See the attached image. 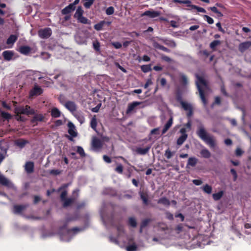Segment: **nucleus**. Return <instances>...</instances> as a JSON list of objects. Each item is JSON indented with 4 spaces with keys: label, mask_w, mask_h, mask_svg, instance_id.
<instances>
[{
    "label": "nucleus",
    "mask_w": 251,
    "mask_h": 251,
    "mask_svg": "<svg viewBox=\"0 0 251 251\" xmlns=\"http://www.w3.org/2000/svg\"><path fill=\"white\" fill-rule=\"evenodd\" d=\"M198 136L204 141L210 148H214L216 146V142L213 137L207 133L204 127L200 126L197 131Z\"/></svg>",
    "instance_id": "1"
},
{
    "label": "nucleus",
    "mask_w": 251,
    "mask_h": 251,
    "mask_svg": "<svg viewBox=\"0 0 251 251\" xmlns=\"http://www.w3.org/2000/svg\"><path fill=\"white\" fill-rule=\"evenodd\" d=\"M176 100L179 102L181 105L183 109L187 111V117L188 118H190L193 115V107L192 105L187 102H186L182 100V96L180 92H177L176 94Z\"/></svg>",
    "instance_id": "2"
},
{
    "label": "nucleus",
    "mask_w": 251,
    "mask_h": 251,
    "mask_svg": "<svg viewBox=\"0 0 251 251\" xmlns=\"http://www.w3.org/2000/svg\"><path fill=\"white\" fill-rule=\"evenodd\" d=\"M198 80L196 82L198 90L199 92L200 98L204 105L207 104V100L205 97L204 92L201 86L207 87V84L206 81L201 76H198Z\"/></svg>",
    "instance_id": "3"
},
{
    "label": "nucleus",
    "mask_w": 251,
    "mask_h": 251,
    "mask_svg": "<svg viewBox=\"0 0 251 251\" xmlns=\"http://www.w3.org/2000/svg\"><path fill=\"white\" fill-rule=\"evenodd\" d=\"M15 112L16 114V116H18L20 114L26 115L35 114V110L28 105H26L25 106H19L15 107Z\"/></svg>",
    "instance_id": "4"
},
{
    "label": "nucleus",
    "mask_w": 251,
    "mask_h": 251,
    "mask_svg": "<svg viewBox=\"0 0 251 251\" xmlns=\"http://www.w3.org/2000/svg\"><path fill=\"white\" fill-rule=\"evenodd\" d=\"M52 34V30L50 27L41 29L38 31V35L42 39L49 38Z\"/></svg>",
    "instance_id": "5"
},
{
    "label": "nucleus",
    "mask_w": 251,
    "mask_h": 251,
    "mask_svg": "<svg viewBox=\"0 0 251 251\" xmlns=\"http://www.w3.org/2000/svg\"><path fill=\"white\" fill-rule=\"evenodd\" d=\"M43 89L40 86L35 85L29 91V97L32 98L35 96H39L43 93Z\"/></svg>",
    "instance_id": "6"
},
{
    "label": "nucleus",
    "mask_w": 251,
    "mask_h": 251,
    "mask_svg": "<svg viewBox=\"0 0 251 251\" xmlns=\"http://www.w3.org/2000/svg\"><path fill=\"white\" fill-rule=\"evenodd\" d=\"M65 107L72 114L76 111L77 106L75 102L67 101L64 104Z\"/></svg>",
    "instance_id": "7"
},
{
    "label": "nucleus",
    "mask_w": 251,
    "mask_h": 251,
    "mask_svg": "<svg viewBox=\"0 0 251 251\" xmlns=\"http://www.w3.org/2000/svg\"><path fill=\"white\" fill-rule=\"evenodd\" d=\"M251 48V41H246L243 43H241L239 45V50L243 53L247 50Z\"/></svg>",
    "instance_id": "8"
},
{
    "label": "nucleus",
    "mask_w": 251,
    "mask_h": 251,
    "mask_svg": "<svg viewBox=\"0 0 251 251\" xmlns=\"http://www.w3.org/2000/svg\"><path fill=\"white\" fill-rule=\"evenodd\" d=\"M160 15V12L153 10H147L142 14L141 16H148L151 18L157 17Z\"/></svg>",
    "instance_id": "9"
},
{
    "label": "nucleus",
    "mask_w": 251,
    "mask_h": 251,
    "mask_svg": "<svg viewBox=\"0 0 251 251\" xmlns=\"http://www.w3.org/2000/svg\"><path fill=\"white\" fill-rule=\"evenodd\" d=\"M92 146L94 149H99L102 147V144L100 139L95 137L93 138Z\"/></svg>",
    "instance_id": "10"
},
{
    "label": "nucleus",
    "mask_w": 251,
    "mask_h": 251,
    "mask_svg": "<svg viewBox=\"0 0 251 251\" xmlns=\"http://www.w3.org/2000/svg\"><path fill=\"white\" fill-rule=\"evenodd\" d=\"M75 8V6H74L73 5L70 3L61 10V13L63 15L69 14L73 12Z\"/></svg>",
    "instance_id": "11"
},
{
    "label": "nucleus",
    "mask_w": 251,
    "mask_h": 251,
    "mask_svg": "<svg viewBox=\"0 0 251 251\" xmlns=\"http://www.w3.org/2000/svg\"><path fill=\"white\" fill-rule=\"evenodd\" d=\"M34 164L33 162L28 161L26 162L25 166V169L26 173L28 174L32 173L34 171Z\"/></svg>",
    "instance_id": "12"
},
{
    "label": "nucleus",
    "mask_w": 251,
    "mask_h": 251,
    "mask_svg": "<svg viewBox=\"0 0 251 251\" xmlns=\"http://www.w3.org/2000/svg\"><path fill=\"white\" fill-rule=\"evenodd\" d=\"M142 103V102L140 101H133V102L129 103L128 105V107L126 109V113L129 114L131 113L136 106L140 105Z\"/></svg>",
    "instance_id": "13"
},
{
    "label": "nucleus",
    "mask_w": 251,
    "mask_h": 251,
    "mask_svg": "<svg viewBox=\"0 0 251 251\" xmlns=\"http://www.w3.org/2000/svg\"><path fill=\"white\" fill-rule=\"evenodd\" d=\"M73 115L77 119L80 124H83L85 122V117L83 113L80 111H75Z\"/></svg>",
    "instance_id": "14"
},
{
    "label": "nucleus",
    "mask_w": 251,
    "mask_h": 251,
    "mask_svg": "<svg viewBox=\"0 0 251 251\" xmlns=\"http://www.w3.org/2000/svg\"><path fill=\"white\" fill-rule=\"evenodd\" d=\"M151 149V146H147L145 148H141L140 147L136 148L135 150V152L140 155H145L146 154L150 151Z\"/></svg>",
    "instance_id": "15"
},
{
    "label": "nucleus",
    "mask_w": 251,
    "mask_h": 251,
    "mask_svg": "<svg viewBox=\"0 0 251 251\" xmlns=\"http://www.w3.org/2000/svg\"><path fill=\"white\" fill-rule=\"evenodd\" d=\"M28 206V204L15 205L14 206V212L15 214H20Z\"/></svg>",
    "instance_id": "16"
},
{
    "label": "nucleus",
    "mask_w": 251,
    "mask_h": 251,
    "mask_svg": "<svg viewBox=\"0 0 251 251\" xmlns=\"http://www.w3.org/2000/svg\"><path fill=\"white\" fill-rule=\"evenodd\" d=\"M29 142L28 140L25 139L20 138L15 141V145L19 147L20 148H23L26 144H28Z\"/></svg>",
    "instance_id": "17"
},
{
    "label": "nucleus",
    "mask_w": 251,
    "mask_h": 251,
    "mask_svg": "<svg viewBox=\"0 0 251 251\" xmlns=\"http://www.w3.org/2000/svg\"><path fill=\"white\" fill-rule=\"evenodd\" d=\"M78 218V216L77 215H76L75 216L67 217L66 219L64 224L60 227V229H65L66 228V227L67 226L69 222H70L71 221H75V220H77Z\"/></svg>",
    "instance_id": "18"
},
{
    "label": "nucleus",
    "mask_w": 251,
    "mask_h": 251,
    "mask_svg": "<svg viewBox=\"0 0 251 251\" xmlns=\"http://www.w3.org/2000/svg\"><path fill=\"white\" fill-rule=\"evenodd\" d=\"M198 160L195 157H191L189 158L186 165V167L189 168V166L195 167L197 164Z\"/></svg>",
    "instance_id": "19"
},
{
    "label": "nucleus",
    "mask_w": 251,
    "mask_h": 251,
    "mask_svg": "<svg viewBox=\"0 0 251 251\" xmlns=\"http://www.w3.org/2000/svg\"><path fill=\"white\" fill-rule=\"evenodd\" d=\"M44 116L42 114H36L33 117L31 122L33 124L37 122V121L42 122L44 121Z\"/></svg>",
    "instance_id": "20"
},
{
    "label": "nucleus",
    "mask_w": 251,
    "mask_h": 251,
    "mask_svg": "<svg viewBox=\"0 0 251 251\" xmlns=\"http://www.w3.org/2000/svg\"><path fill=\"white\" fill-rule=\"evenodd\" d=\"M173 124V118L171 117L168 121L167 123L165 125L162 131V134H165L167 130L170 128Z\"/></svg>",
    "instance_id": "21"
},
{
    "label": "nucleus",
    "mask_w": 251,
    "mask_h": 251,
    "mask_svg": "<svg viewBox=\"0 0 251 251\" xmlns=\"http://www.w3.org/2000/svg\"><path fill=\"white\" fill-rule=\"evenodd\" d=\"M10 181L3 175L0 174V184L9 187L10 186Z\"/></svg>",
    "instance_id": "22"
},
{
    "label": "nucleus",
    "mask_w": 251,
    "mask_h": 251,
    "mask_svg": "<svg viewBox=\"0 0 251 251\" xmlns=\"http://www.w3.org/2000/svg\"><path fill=\"white\" fill-rule=\"evenodd\" d=\"M2 55L5 60L9 61L13 56V53L10 50H6L3 52Z\"/></svg>",
    "instance_id": "23"
},
{
    "label": "nucleus",
    "mask_w": 251,
    "mask_h": 251,
    "mask_svg": "<svg viewBox=\"0 0 251 251\" xmlns=\"http://www.w3.org/2000/svg\"><path fill=\"white\" fill-rule=\"evenodd\" d=\"M31 48L27 46H22L19 49V51L25 55L28 54L31 51Z\"/></svg>",
    "instance_id": "24"
},
{
    "label": "nucleus",
    "mask_w": 251,
    "mask_h": 251,
    "mask_svg": "<svg viewBox=\"0 0 251 251\" xmlns=\"http://www.w3.org/2000/svg\"><path fill=\"white\" fill-rule=\"evenodd\" d=\"M173 2L175 3L186 4L187 7H190L192 8V6L194 5L191 4V1L190 0H173Z\"/></svg>",
    "instance_id": "25"
},
{
    "label": "nucleus",
    "mask_w": 251,
    "mask_h": 251,
    "mask_svg": "<svg viewBox=\"0 0 251 251\" xmlns=\"http://www.w3.org/2000/svg\"><path fill=\"white\" fill-rule=\"evenodd\" d=\"M50 114L53 118H58L61 116V112L58 108L53 107L51 110Z\"/></svg>",
    "instance_id": "26"
},
{
    "label": "nucleus",
    "mask_w": 251,
    "mask_h": 251,
    "mask_svg": "<svg viewBox=\"0 0 251 251\" xmlns=\"http://www.w3.org/2000/svg\"><path fill=\"white\" fill-rule=\"evenodd\" d=\"M84 13V11L82 9V8L81 6H79L77 7L76 9V10L74 15V17L75 18L78 19L82 16H83V14Z\"/></svg>",
    "instance_id": "27"
},
{
    "label": "nucleus",
    "mask_w": 251,
    "mask_h": 251,
    "mask_svg": "<svg viewBox=\"0 0 251 251\" xmlns=\"http://www.w3.org/2000/svg\"><path fill=\"white\" fill-rule=\"evenodd\" d=\"M188 137V135L187 134H181V135L177 139V145L178 146H181L183 144V143L187 139Z\"/></svg>",
    "instance_id": "28"
},
{
    "label": "nucleus",
    "mask_w": 251,
    "mask_h": 251,
    "mask_svg": "<svg viewBox=\"0 0 251 251\" xmlns=\"http://www.w3.org/2000/svg\"><path fill=\"white\" fill-rule=\"evenodd\" d=\"M18 36L15 35H11L7 39V45H13L17 40Z\"/></svg>",
    "instance_id": "29"
},
{
    "label": "nucleus",
    "mask_w": 251,
    "mask_h": 251,
    "mask_svg": "<svg viewBox=\"0 0 251 251\" xmlns=\"http://www.w3.org/2000/svg\"><path fill=\"white\" fill-rule=\"evenodd\" d=\"M200 153L201 156L204 158H209L211 156L210 152L206 149L201 150Z\"/></svg>",
    "instance_id": "30"
},
{
    "label": "nucleus",
    "mask_w": 251,
    "mask_h": 251,
    "mask_svg": "<svg viewBox=\"0 0 251 251\" xmlns=\"http://www.w3.org/2000/svg\"><path fill=\"white\" fill-rule=\"evenodd\" d=\"M224 191H220L218 193H214L212 195L213 199L215 201H218L220 200L224 195Z\"/></svg>",
    "instance_id": "31"
},
{
    "label": "nucleus",
    "mask_w": 251,
    "mask_h": 251,
    "mask_svg": "<svg viewBox=\"0 0 251 251\" xmlns=\"http://www.w3.org/2000/svg\"><path fill=\"white\" fill-rule=\"evenodd\" d=\"M63 202V206L64 207H67L71 205L72 203H73L75 201L74 198H68L63 200L62 201Z\"/></svg>",
    "instance_id": "32"
},
{
    "label": "nucleus",
    "mask_w": 251,
    "mask_h": 251,
    "mask_svg": "<svg viewBox=\"0 0 251 251\" xmlns=\"http://www.w3.org/2000/svg\"><path fill=\"white\" fill-rule=\"evenodd\" d=\"M97 120L96 116L94 115L91 120L90 126L94 130H96L97 126Z\"/></svg>",
    "instance_id": "33"
},
{
    "label": "nucleus",
    "mask_w": 251,
    "mask_h": 251,
    "mask_svg": "<svg viewBox=\"0 0 251 251\" xmlns=\"http://www.w3.org/2000/svg\"><path fill=\"white\" fill-rule=\"evenodd\" d=\"M158 203H161L165 206H169L170 205V202L169 200L166 197H162L159 199L157 201Z\"/></svg>",
    "instance_id": "34"
},
{
    "label": "nucleus",
    "mask_w": 251,
    "mask_h": 251,
    "mask_svg": "<svg viewBox=\"0 0 251 251\" xmlns=\"http://www.w3.org/2000/svg\"><path fill=\"white\" fill-rule=\"evenodd\" d=\"M201 189L205 193H206L207 194H210L212 193V187L207 184H206L205 185H203L201 187Z\"/></svg>",
    "instance_id": "35"
},
{
    "label": "nucleus",
    "mask_w": 251,
    "mask_h": 251,
    "mask_svg": "<svg viewBox=\"0 0 251 251\" xmlns=\"http://www.w3.org/2000/svg\"><path fill=\"white\" fill-rule=\"evenodd\" d=\"M69 126L70 127V128L68 130L69 134L72 137H76L77 136V133L75 131L74 129L72 128H75L74 125L72 123H70L69 124Z\"/></svg>",
    "instance_id": "36"
},
{
    "label": "nucleus",
    "mask_w": 251,
    "mask_h": 251,
    "mask_svg": "<svg viewBox=\"0 0 251 251\" xmlns=\"http://www.w3.org/2000/svg\"><path fill=\"white\" fill-rule=\"evenodd\" d=\"M221 44V42L220 41L214 40L210 44L209 47L212 50H215L216 47L218 46H219Z\"/></svg>",
    "instance_id": "37"
},
{
    "label": "nucleus",
    "mask_w": 251,
    "mask_h": 251,
    "mask_svg": "<svg viewBox=\"0 0 251 251\" xmlns=\"http://www.w3.org/2000/svg\"><path fill=\"white\" fill-rule=\"evenodd\" d=\"M154 47L156 49L161 50H162L165 52H170L171 51L170 50H169L167 48H166L158 43H154Z\"/></svg>",
    "instance_id": "38"
},
{
    "label": "nucleus",
    "mask_w": 251,
    "mask_h": 251,
    "mask_svg": "<svg viewBox=\"0 0 251 251\" xmlns=\"http://www.w3.org/2000/svg\"><path fill=\"white\" fill-rule=\"evenodd\" d=\"M140 196L141 200L143 201V203L145 205L148 204V196L147 194L143 192L140 193Z\"/></svg>",
    "instance_id": "39"
},
{
    "label": "nucleus",
    "mask_w": 251,
    "mask_h": 251,
    "mask_svg": "<svg viewBox=\"0 0 251 251\" xmlns=\"http://www.w3.org/2000/svg\"><path fill=\"white\" fill-rule=\"evenodd\" d=\"M105 24L104 21H102L94 25V28L97 31H100L102 29L104 25Z\"/></svg>",
    "instance_id": "40"
},
{
    "label": "nucleus",
    "mask_w": 251,
    "mask_h": 251,
    "mask_svg": "<svg viewBox=\"0 0 251 251\" xmlns=\"http://www.w3.org/2000/svg\"><path fill=\"white\" fill-rule=\"evenodd\" d=\"M78 22L83 24H90L91 21L87 18L82 16L77 19Z\"/></svg>",
    "instance_id": "41"
},
{
    "label": "nucleus",
    "mask_w": 251,
    "mask_h": 251,
    "mask_svg": "<svg viewBox=\"0 0 251 251\" xmlns=\"http://www.w3.org/2000/svg\"><path fill=\"white\" fill-rule=\"evenodd\" d=\"M141 71L145 73H148L151 71V65H143L141 66Z\"/></svg>",
    "instance_id": "42"
},
{
    "label": "nucleus",
    "mask_w": 251,
    "mask_h": 251,
    "mask_svg": "<svg viewBox=\"0 0 251 251\" xmlns=\"http://www.w3.org/2000/svg\"><path fill=\"white\" fill-rule=\"evenodd\" d=\"M209 9L210 10H211L213 12L216 14L218 17H222L223 16V14L222 13V12H221L220 11H219L218 10V9L216 7H215V6L210 7L209 8Z\"/></svg>",
    "instance_id": "43"
},
{
    "label": "nucleus",
    "mask_w": 251,
    "mask_h": 251,
    "mask_svg": "<svg viewBox=\"0 0 251 251\" xmlns=\"http://www.w3.org/2000/svg\"><path fill=\"white\" fill-rule=\"evenodd\" d=\"M1 116L3 119L7 120V121H9L12 118L10 114L4 111H2L1 112Z\"/></svg>",
    "instance_id": "44"
},
{
    "label": "nucleus",
    "mask_w": 251,
    "mask_h": 251,
    "mask_svg": "<svg viewBox=\"0 0 251 251\" xmlns=\"http://www.w3.org/2000/svg\"><path fill=\"white\" fill-rule=\"evenodd\" d=\"M76 151L78 154H79L81 157H85L86 154L84 152L83 149L81 147L77 146Z\"/></svg>",
    "instance_id": "45"
},
{
    "label": "nucleus",
    "mask_w": 251,
    "mask_h": 251,
    "mask_svg": "<svg viewBox=\"0 0 251 251\" xmlns=\"http://www.w3.org/2000/svg\"><path fill=\"white\" fill-rule=\"evenodd\" d=\"M128 224L131 226L133 227H135L137 226L136 221L134 218L132 217L129 218Z\"/></svg>",
    "instance_id": "46"
},
{
    "label": "nucleus",
    "mask_w": 251,
    "mask_h": 251,
    "mask_svg": "<svg viewBox=\"0 0 251 251\" xmlns=\"http://www.w3.org/2000/svg\"><path fill=\"white\" fill-rule=\"evenodd\" d=\"M95 0H84L85 2L83 5L86 8H89L93 4Z\"/></svg>",
    "instance_id": "47"
},
{
    "label": "nucleus",
    "mask_w": 251,
    "mask_h": 251,
    "mask_svg": "<svg viewBox=\"0 0 251 251\" xmlns=\"http://www.w3.org/2000/svg\"><path fill=\"white\" fill-rule=\"evenodd\" d=\"M151 221V220L150 219H146L143 220L140 225V226H141V228H144L146 227Z\"/></svg>",
    "instance_id": "48"
},
{
    "label": "nucleus",
    "mask_w": 251,
    "mask_h": 251,
    "mask_svg": "<svg viewBox=\"0 0 251 251\" xmlns=\"http://www.w3.org/2000/svg\"><path fill=\"white\" fill-rule=\"evenodd\" d=\"M93 47L96 51H99L100 50V44L98 41L96 40L93 42Z\"/></svg>",
    "instance_id": "49"
},
{
    "label": "nucleus",
    "mask_w": 251,
    "mask_h": 251,
    "mask_svg": "<svg viewBox=\"0 0 251 251\" xmlns=\"http://www.w3.org/2000/svg\"><path fill=\"white\" fill-rule=\"evenodd\" d=\"M124 168L121 164H119L117 167L115 169V171L118 174H122L123 172Z\"/></svg>",
    "instance_id": "50"
},
{
    "label": "nucleus",
    "mask_w": 251,
    "mask_h": 251,
    "mask_svg": "<svg viewBox=\"0 0 251 251\" xmlns=\"http://www.w3.org/2000/svg\"><path fill=\"white\" fill-rule=\"evenodd\" d=\"M192 9H196L199 12H202L204 13L206 12L205 9H204L203 8L199 7L195 5L192 6Z\"/></svg>",
    "instance_id": "51"
},
{
    "label": "nucleus",
    "mask_w": 251,
    "mask_h": 251,
    "mask_svg": "<svg viewBox=\"0 0 251 251\" xmlns=\"http://www.w3.org/2000/svg\"><path fill=\"white\" fill-rule=\"evenodd\" d=\"M164 155L167 159H169L174 155V152H171V151L168 149L165 151Z\"/></svg>",
    "instance_id": "52"
},
{
    "label": "nucleus",
    "mask_w": 251,
    "mask_h": 251,
    "mask_svg": "<svg viewBox=\"0 0 251 251\" xmlns=\"http://www.w3.org/2000/svg\"><path fill=\"white\" fill-rule=\"evenodd\" d=\"M137 247L135 244H132L126 247L127 251H136Z\"/></svg>",
    "instance_id": "53"
},
{
    "label": "nucleus",
    "mask_w": 251,
    "mask_h": 251,
    "mask_svg": "<svg viewBox=\"0 0 251 251\" xmlns=\"http://www.w3.org/2000/svg\"><path fill=\"white\" fill-rule=\"evenodd\" d=\"M203 18L209 24H213L214 23L213 19L208 15H203Z\"/></svg>",
    "instance_id": "54"
},
{
    "label": "nucleus",
    "mask_w": 251,
    "mask_h": 251,
    "mask_svg": "<svg viewBox=\"0 0 251 251\" xmlns=\"http://www.w3.org/2000/svg\"><path fill=\"white\" fill-rule=\"evenodd\" d=\"M106 14L107 15H111L114 12V8L113 6H110L106 9Z\"/></svg>",
    "instance_id": "55"
},
{
    "label": "nucleus",
    "mask_w": 251,
    "mask_h": 251,
    "mask_svg": "<svg viewBox=\"0 0 251 251\" xmlns=\"http://www.w3.org/2000/svg\"><path fill=\"white\" fill-rule=\"evenodd\" d=\"M177 233H180L183 230V226L181 224H179L176 226L175 229Z\"/></svg>",
    "instance_id": "56"
},
{
    "label": "nucleus",
    "mask_w": 251,
    "mask_h": 251,
    "mask_svg": "<svg viewBox=\"0 0 251 251\" xmlns=\"http://www.w3.org/2000/svg\"><path fill=\"white\" fill-rule=\"evenodd\" d=\"M61 172L62 171L61 170H59L53 169V170H51L50 171V175H54V176H57V175H58L60 174Z\"/></svg>",
    "instance_id": "57"
},
{
    "label": "nucleus",
    "mask_w": 251,
    "mask_h": 251,
    "mask_svg": "<svg viewBox=\"0 0 251 251\" xmlns=\"http://www.w3.org/2000/svg\"><path fill=\"white\" fill-rule=\"evenodd\" d=\"M180 81L184 85L187 84L188 83L187 77L185 75H182L180 77Z\"/></svg>",
    "instance_id": "58"
},
{
    "label": "nucleus",
    "mask_w": 251,
    "mask_h": 251,
    "mask_svg": "<svg viewBox=\"0 0 251 251\" xmlns=\"http://www.w3.org/2000/svg\"><path fill=\"white\" fill-rule=\"evenodd\" d=\"M159 80L160 85L161 87H164L167 84V80L165 78H161L160 79H158L157 81Z\"/></svg>",
    "instance_id": "59"
},
{
    "label": "nucleus",
    "mask_w": 251,
    "mask_h": 251,
    "mask_svg": "<svg viewBox=\"0 0 251 251\" xmlns=\"http://www.w3.org/2000/svg\"><path fill=\"white\" fill-rule=\"evenodd\" d=\"M112 46L116 49H119L122 48V44L119 42H115L112 43Z\"/></svg>",
    "instance_id": "60"
},
{
    "label": "nucleus",
    "mask_w": 251,
    "mask_h": 251,
    "mask_svg": "<svg viewBox=\"0 0 251 251\" xmlns=\"http://www.w3.org/2000/svg\"><path fill=\"white\" fill-rule=\"evenodd\" d=\"M161 58L162 59V60L167 62H170L172 61L171 59L169 57L166 56L164 54L161 55Z\"/></svg>",
    "instance_id": "61"
},
{
    "label": "nucleus",
    "mask_w": 251,
    "mask_h": 251,
    "mask_svg": "<svg viewBox=\"0 0 251 251\" xmlns=\"http://www.w3.org/2000/svg\"><path fill=\"white\" fill-rule=\"evenodd\" d=\"M230 172L233 176V180L236 181L237 178V174L236 170L232 168L230 170Z\"/></svg>",
    "instance_id": "62"
},
{
    "label": "nucleus",
    "mask_w": 251,
    "mask_h": 251,
    "mask_svg": "<svg viewBox=\"0 0 251 251\" xmlns=\"http://www.w3.org/2000/svg\"><path fill=\"white\" fill-rule=\"evenodd\" d=\"M86 205V203L84 201L78 203L76 205V209L79 210L81 208L84 207Z\"/></svg>",
    "instance_id": "63"
},
{
    "label": "nucleus",
    "mask_w": 251,
    "mask_h": 251,
    "mask_svg": "<svg viewBox=\"0 0 251 251\" xmlns=\"http://www.w3.org/2000/svg\"><path fill=\"white\" fill-rule=\"evenodd\" d=\"M165 215H166V218L168 219V220H174L173 215L172 213H171L170 212H169V211L166 212Z\"/></svg>",
    "instance_id": "64"
}]
</instances>
